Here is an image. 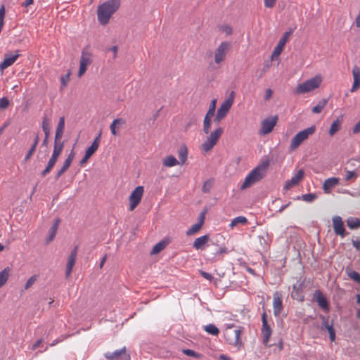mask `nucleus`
Instances as JSON below:
<instances>
[{
    "label": "nucleus",
    "instance_id": "16",
    "mask_svg": "<svg viewBox=\"0 0 360 360\" xmlns=\"http://www.w3.org/2000/svg\"><path fill=\"white\" fill-rule=\"evenodd\" d=\"M334 232L342 238L345 236L344 222L340 216H335L332 219Z\"/></svg>",
    "mask_w": 360,
    "mask_h": 360
},
{
    "label": "nucleus",
    "instance_id": "43",
    "mask_svg": "<svg viewBox=\"0 0 360 360\" xmlns=\"http://www.w3.org/2000/svg\"><path fill=\"white\" fill-rule=\"evenodd\" d=\"M326 328L328 333H329V338H330V341H334L335 339V330L333 327V325L332 324H326V327L324 328Z\"/></svg>",
    "mask_w": 360,
    "mask_h": 360
},
{
    "label": "nucleus",
    "instance_id": "55",
    "mask_svg": "<svg viewBox=\"0 0 360 360\" xmlns=\"http://www.w3.org/2000/svg\"><path fill=\"white\" fill-rule=\"evenodd\" d=\"M354 177H356V174L353 171H349L347 172V176H346V180L348 181L349 179H351L352 178H354Z\"/></svg>",
    "mask_w": 360,
    "mask_h": 360
},
{
    "label": "nucleus",
    "instance_id": "6",
    "mask_svg": "<svg viewBox=\"0 0 360 360\" xmlns=\"http://www.w3.org/2000/svg\"><path fill=\"white\" fill-rule=\"evenodd\" d=\"M316 127L312 125L304 130L299 131L291 140L289 149L290 151L295 150L304 141L313 135L316 131Z\"/></svg>",
    "mask_w": 360,
    "mask_h": 360
},
{
    "label": "nucleus",
    "instance_id": "20",
    "mask_svg": "<svg viewBox=\"0 0 360 360\" xmlns=\"http://www.w3.org/2000/svg\"><path fill=\"white\" fill-rule=\"evenodd\" d=\"M65 129V117H60L59 119V122L56 130L55 137H54V143H64L62 141V137L63 136Z\"/></svg>",
    "mask_w": 360,
    "mask_h": 360
},
{
    "label": "nucleus",
    "instance_id": "51",
    "mask_svg": "<svg viewBox=\"0 0 360 360\" xmlns=\"http://www.w3.org/2000/svg\"><path fill=\"white\" fill-rule=\"evenodd\" d=\"M35 150H36V148H34V146H32V147L30 148V149L29 150V151L27 152V155L25 157V162L28 161L30 159L32 155L34 154Z\"/></svg>",
    "mask_w": 360,
    "mask_h": 360
},
{
    "label": "nucleus",
    "instance_id": "44",
    "mask_svg": "<svg viewBox=\"0 0 360 360\" xmlns=\"http://www.w3.org/2000/svg\"><path fill=\"white\" fill-rule=\"evenodd\" d=\"M183 353L188 356H192L196 359H200L202 357V354L189 349H184Z\"/></svg>",
    "mask_w": 360,
    "mask_h": 360
},
{
    "label": "nucleus",
    "instance_id": "9",
    "mask_svg": "<svg viewBox=\"0 0 360 360\" xmlns=\"http://www.w3.org/2000/svg\"><path fill=\"white\" fill-rule=\"evenodd\" d=\"M230 49V44L227 41L221 42L214 51V62L217 65L221 64L226 60V54Z\"/></svg>",
    "mask_w": 360,
    "mask_h": 360
},
{
    "label": "nucleus",
    "instance_id": "28",
    "mask_svg": "<svg viewBox=\"0 0 360 360\" xmlns=\"http://www.w3.org/2000/svg\"><path fill=\"white\" fill-rule=\"evenodd\" d=\"M42 129H43V131L44 132V136H45V138L43 141L42 145L46 146L47 143H48V138L50 134V124H49V120L47 118H44V120L42 121Z\"/></svg>",
    "mask_w": 360,
    "mask_h": 360
},
{
    "label": "nucleus",
    "instance_id": "45",
    "mask_svg": "<svg viewBox=\"0 0 360 360\" xmlns=\"http://www.w3.org/2000/svg\"><path fill=\"white\" fill-rule=\"evenodd\" d=\"M219 30L220 32L225 33L227 36L231 35L233 32L231 27L229 25H222L219 27Z\"/></svg>",
    "mask_w": 360,
    "mask_h": 360
},
{
    "label": "nucleus",
    "instance_id": "26",
    "mask_svg": "<svg viewBox=\"0 0 360 360\" xmlns=\"http://www.w3.org/2000/svg\"><path fill=\"white\" fill-rule=\"evenodd\" d=\"M125 124V120L122 118L114 120L110 125V129L113 136L117 135L118 132L117 129L120 128Z\"/></svg>",
    "mask_w": 360,
    "mask_h": 360
},
{
    "label": "nucleus",
    "instance_id": "50",
    "mask_svg": "<svg viewBox=\"0 0 360 360\" xmlns=\"http://www.w3.org/2000/svg\"><path fill=\"white\" fill-rule=\"evenodd\" d=\"M9 105V101L7 98L4 97L0 99V109L4 110Z\"/></svg>",
    "mask_w": 360,
    "mask_h": 360
},
{
    "label": "nucleus",
    "instance_id": "24",
    "mask_svg": "<svg viewBox=\"0 0 360 360\" xmlns=\"http://www.w3.org/2000/svg\"><path fill=\"white\" fill-rule=\"evenodd\" d=\"M210 240V236L208 235H204L200 237L195 238L193 242V247L195 250H202L205 247L206 244Z\"/></svg>",
    "mask_w": 360,
    "mask_h": 360
},
{
    "label": "nucleus",
    "instance_id": "48",
    "mask_svg": "<svg viewBox=\"0 0 360 360\" xmlns=\"http://www.w3.org/2000/svg\"><path fill=\"white\" fill-rule=\"evenodd\" d=\"M316 198V195L314 193H309V194H304L302 195V199L304 201L306 202H312L315 198Z\"/></svg>",
    "mask_w": 360,
    "mask_h": 360
},
{
    "label": "nucleus",
    "instance_id": "27",
    "mask_svg": "<svg viewBox=\"0 0 360 360\" xmlns=\"http://www.w3.org/2000/svg\"><path fill=\"white\" fill-rule=\"evenodd\" d=\"M11 273V269L8 266L4 268L0 272V288L3 287L8 280Z\"/></svg>",
    "mask_w": 360,
    "mask_h": 360
},
{
    "label": "nucleus",
    "instance_id": "29",
    "mask_svg": "<svg viewBox=\"0 0 360 360\" xmlns=\"http://www.w3.org/2000/svg\"><path fill=\"white\" fill-rule=\"evenodd\" d=\"M162 165L166 167H172L179 165V162L176 160V158L173 155H169L165 157L162 160Z\"/></svg>",
    "mask_w": 360,
    "mask_h": 360
},
{
    "label": "nucleus",
    "instance_id": "15",
    "mask_svg": "<svg viewBox=\"0 0 360 360\" xmlns=\"http://www.w3.org/2000/svg\"><path fill=\"white\" fill-rule=\"evenodd\" d=\"M304 172L303 169H300L290 179L286 181L283 188L289 190L292 187L297 186L304 178Z\"/></svg>",
    "mask_w": 360,
    "mask_h": 360
},
{
    "label": "nucleus",
    "instance_id": "38",
    "mask_svg": "<svg viewBox=\"0 0 360 360\" xmlns=\"http://www.w3.org/2000/svg\"><path fill=\"white\" fill-rule=\"evenodd\" d=\"M178 155L180 159L179 164L183 165L187 160L188 151L186 148H181L178 151Z\"/></svg>",
    "mask_w": 360,
    "mask_h": 360
},
{
    "label": "nucleus",
    "instance_id": "25",
    "mask_svg": "<svg viewBox=\"0 0 360 360\" xmlns=\"http://www.w3.org/2000/svg\"><path fill=\"white\" fill-rule=\"evenodd\" d=\"M123 355L126 356L125 347L113 352H106L104 354L105 357L109 360H119V359Z\"/></svg>",
    "mask_w": 360,
    "mask_h": 360
},
{
    "label": "nucleus",
    "instance_id": "63",
    "mask_svg": "<svg viewBox=\"0 0 360 360\" xmlns=\"http://www.w3.org/2000/svg\"><path fill=\"white\" fill-rule=\"evenodd\" d=\"M32 3H33V0H25V1L22 4V6L27 7V6L31 5Z\"/></svg>",
    "mask_w": 360,
    "mask_h": 360
},
{
    "label": "nucleus",
    "instance_id": "59",
    "mask_svg": "<svg viewBox=\"0 0 360 360\" xmlns=\"http://www.w3.org/2000/svg\"><path fill=\"white\" fill-rule=\"evenodd\" d=\"M75 151L73 150H72L70 151V153H69V155H68L66 159L70 160V162H72V160L75 158Z\"/></svg>",
    "mask_w": 360,
    "mask_h": 360
},
{
    "label": "nucleus",
    "instance_id": "37",
    "mask_svg": "<svg viewBox=\"0 0 360 360\" xmlns=\"http://www.w3.org/2000/svg\"><path fill=\"white\" fill-rule=\"evenodd\" d=\"M326 103H327L326 99H323L322 101H319V103L312 108V110H311L312 112H314L315 114L320 113L323 110V109L325 108Z\"/></svg>",
    "mask_w": 360,
    "mask_h": 360
},
{
    "label": "nucleus",
    "instance_id": "21",
    "mask_svg": "<svg viewBox=\"0 0 360 360\" xmlns=\"http://www.w3.org/2000/svg\"><path fill=\"white\" fill-rule=\"evenodd\" d=\"M314 297L321 308H322L326 312L329 311L328 300L320 290H316L315 292Z\"/></svg>",
    "mask_w": 360,
    "mask_h": 360
},
{
    "label": "nucleus",
    "instance_id": "5",
    "mask_svg": "<svg viewBox=\"0 0 360 360\" xmlns=\"http://www.w3.org/2000/svg\"><path fill=\"white\" fill-rule=\"evenodd\" d=\"M322 82L323 77L321 75H316L304 82L299 84L295 89V93L297 94H304L311 92L319 89Z\"/></svg>",
    "mask_w": 360,
    "mask_h": 360
},
{
    "label": "nucleus",
    "instance_id": "7",
    "mask_svg": "<svg viewBox=\"0 0 360 360\" xmlns=\"http://www.w3.org/2000/svg\"><path fill=\"white\" fill-rule=\"evenodd\" d=\"M234 96L235 93L231 91L229 97L221 104L214 118V122L219 123L226 117L234 102Z\"/></svg>",
    "mask_w": 360,
    "mask_h": 360
},
{
    "label": "nucleus",
    "instance_id": "22",
    "mask_svg": "<svg viewBox=\"0 0 360 360\" xmlns=\"http://www.w3.org/2000/svg\"><path fill=\"white\" fill-rule=\"evenodd\" d=\"M352 76L354 79L353 84L351 88V92H355L360 89V68L354 66L352 69Z\"/></svg>",
    "mask_w": 360,
    "mask_h": 360
},
{
    "label": "nucleus",
    "instance_id": "10",
    "mask_svg": "<svg viewBox=\"0 0 360 360\" xmlns=\"http://www.w3.org/2000/svg\"><path fill=\"white\" fill-rule=\"evenodd\" d=\"M144 192L143 186H139L131 192L129 198V210L133 211L140 203Z\"/></svg>",
    "mask_w": 360,
    "mask_h": 360
},
{
    "label": "nucleus",
    "instance_id": "54",
    "mask_svg": "<svg viewBox=\"0 0 360 360\" xmlns=\"http://www.w3.org/2000/svg\"><path fill=\"white\" fill-rule=\"evenodd\" d=\"M292 297L293 298H299V289L297 288L295 285H293Z\"/></svg>",
    "mask_w": 360,
    "mask_h": 360
},
{
    "label": "nucleus",
    "instance_id": "60",
    "mask_svg": "<svg viewBox=\"0 0 360 360\" xmlns=\"http://www.w3.org/2000/svg\"><path fill=\"white\" fill-rule=\"evenodd\" d=\"M41 342H42V340H41V339H40V340H37V342H36L32 345V350H35V349H37L40 346V345L41 344Z\"/></svg>",
    "mask_w": 360,
    "mask_h": 360
},
{
    "label": "nucleus",
    "instance_id": "61",
    "mask_svg": "<svg viewBox=\"0 0 360 360\" xmlns=\"http://www.w3.org/2000/svg\"><path fill=\"white\" fill-rule=\"evenodd\" d=\"M321 319L322 320L323 328H325L326 324H329L328 319L327 317H326L324 316H321Z\"/></svg>",
    "mask_w": 360,
    "mask_h": 360
},
{
    "label": "nucleus",
    "instance_id": "32",
    "mask_svg": "<svg viewBox=\"0 0 360 360\" xmlns=\"http://www.w3.org/2000/svg\"><path fill=\"white\" fill-rule=\"evenodd\" d=\"M248 222L247 218L243 216H239L234 218L230 223L229 226L231 229H233L238 224H246Z\"/></svg>",
    "mask_w": 360,
    "mask_h": 360
},
{
    "label": "nucleus",
    "instance_id": "8",
    "mask_svg": "<svg viewBox=\"0 0 360 360\" xmlns=\"http://www.w3.org/2000/svg\"><path fill=\"white\" fill-rule=\"evenodd\" d=\"M64 148V143H54L52 155L48 161L46 168L42 171L41 176L47 175L55 166L59 156L61 155Z\"/></svg>",
    "mask_w": 360,
    "mask_h": 360
},
{
    "label": "nucleus",
    "instance_id": "35",
    "mask_svg": "<svg viewBox=\"0 0 360 360\" xmlns=\"http://www.w3.org/2000/svg\"><path fill=\"white\" fill-rule=\"evenodd\" d=\"M347 226L351 229H354L360 227V219L350 217L347 220Z\"/></svg>",
    "mask_w": 360,
    "mask_h": 360
},
{
    "label": "nucleus",
    "instance_id": "1",
    "mask_svg": "<svg viewBox=\"0 0 360 360\" xmlns=\"http://www.w3.org/2000/svg\"><path fill=\"white\" fill-rule=\"evenodd\" d=\"M216 106L217 99L214 98L211 101L209 109L203 120L202 130L207 136L202 143L201 148L206 153L210 152L217 145L224 133V129L221 127L211 131L212 120L216 111Z\"/></svg>",
    "mask_w": 360,
    "mask_h": 360
},
{
    "label": "nucleus",
    "instance_id": "62",
    "mask_svg": "<svg viewBox=\"0 0 360 360\" xmlns=\"http://www.w3.org/2000/svg\"><path fill=\"white\" fill-rule=\"evenodd\" d=\"M228 252V249L226 247L220 248L219 250L217 252V254H225Z\"/></svg>",
    "mask_w": 360,
    "mask_h": 360
},
{
    "label": "nucleus",
    "instance_id": "30",
    "mask_svg": "<svg viewBox=\"0 0 360 360\" xmlns=\"http://www.w3.org/2000/svg\"><path fill=\"white\" fill-rule=\"evenodd\" d=\"M342 125V120L339 118L336 119L331 124L330 129H329V135L330 136H333L336 132H338Z\"/></svg>",
    "mask_w": 360,
    "mask_h": 360
},
{
    "label": "nucleus",
    "instance_id": "36",
    "mask_svg": "<svg viewBox=\"0 0 360 360\" xmlns=\"http://www.w3.org/2000/svg\"><path fill=\"white\" fill-rule=\"evenodd\" d=\"M167 245V242L162 240L157 243L153 248L151 253L158 254L165 248Z\"/></svg>",
    "mask_w": 360,
    "mask_h": 360
},
{
    "label": "nucleus",
    "instance_id": "56",
    "mask_svg": "<svg viewBox=\"0 0 360 360\" xmlns=\"http://www.w3.org/2000/svg\"><path fill=\"white\" fill-rule=\"evenodd\" d=\"M352 245L357 250H360V239L353 240Z\"/></svg>",
    "mask_w": 360,
    "mask_h": 360
},
{
    "label": "nucleus",
    "instance_id": "58",
    "mask_svg": "<svg viewBox=\"0 0 360 360\" xmlns=\"http://www.w3.org/2000/svg\"><path fill=\"white\" fill-rule=\"evenodd\" d=\"M90 158H91L90 156H89L87 154L85 153L84 156L80 161V165H84V164H86Z\"/></svg>",
    "mask_w": 360,
    "mask_h": 360
},
{
    "label": "nucleus",
    "instance_id": "42",
    "mask_svg": "<svg viewBox=\"0 0 360 360\" xmlns=\"http://www.w3.org/2000/svg\"><path fill=\"white\" fill-rule=\"evenodd\" d=\"M212 185L213 181L211 179L205 181L202 187V191L205 193H209L212 187Z\"/></svg>",
    "mask_w": 360,
    "mask_h": 360
},
{
    "label": "nucleus",
    "instance_id": "41",
    "mask_svg": "<svg viewBox=\"0 0 360 360\" xmlns=\"http://www.w3.org/2000/svg\"><path fill=\"white\" fill-rule=\"evenodd\" d=\"M347 275L351 279L360 283V274L353 270H349L347 271Z\"/></svg>",
    "mask_w": 360,
    "mask_h": 360
},
{
    "label": "nucleus",
    "instance_id": "39",
    "mask_svg": "<svg viewBox=\"0 0 360 360\" xmlns=\"http://www.w3.org/2000/svg\"><path fill=\"white\" fill-rule=\"evenodd\" d=\"M205 330L212 335H217L219 333V328L214 324H209L205 326Z\"/></svg>",
    "mask_w": 360,
    "mask_h": 360
},
{
    "label": "nucleus",
    "instance_id": "47",
    "mask_svg": "<svg viewBox=\"0 0 360 360\" xmlns=\"http://www.w3.org/2000/svg\"><path fill=\"white\" fill-rule=\"evenodd\" d=\"M70 72L68 71L65 75L61 77L60 82H61L62 88H64L67 86V84L70 80Z\"/></svg>",
    "mask_w": 360,
    "mask_h": 360
},
{
    "label": "nucleus",
    "instance_id": "2",
    "mask_svg": "<svg viewBox=\"0 0 360 360\" xmlns=\"http://www.w3.org/2000/svg\"><path fill=\"white\" fill-rule=\"evenodd\" d=\"M120 6V0H108L98 6L97 18L101 25H106Z\"/></svg>",
    "mask_w": 360,
    "mask_h": 360
},
{
    "label": "nucleus",
    "instance_id": "57",
    "mask_svg": "<svg viewBox=\"0 0 360 360\" xmlns=\"http://www.w3.org/2000/svg\"><path fill=\"white\" fill-rule=\"evenodd\" d=\"M108 50L111 51L113 53V58H115L117 57V51H118L117 46H113L112 47H111Z\"/></svg>",
    "mask_w": 360,
    "mask_h": 360
},
{
    "label": "nucleus",
    "instance_id": "18",
    "mask_svg": "<svg viewBox=\"0 0 360 360\" xmlns=\"http://www.w3.org/2000/svg\"><path fill=\"white\" fill-rule=\"evenodd\" d=\"M77 254V247H75V248L71 252L70 255L68 256V262L66 264V271L65 276L66 278H69L71 275L72 268L76 262V257Z\"/></svg>",
    "mask_w": 360,
    "mask_h": 360
},
{
    "label": "nucleus",
    "instance_id": "52",
    "mask_svg": "<svg viewBox=\"0 0 360 360\" xmlns=\"http://www.w3.org/2000/svg\"><path fill=\"white\" fill-rule=\"evenodd\" d=\"M273 93H274V91L272 89H267L265 91L264 97V100L269 101L272 97Z\"/></svg>",
    "mask_w": 360,
    "mask_h": 360
},
{
    "label": "nucleus",
    "instance_id": "4",
    "mask_svg": "<svg viewBox=\"0 0 360 360\" xmlns=\"http://www.w3.org/2000/svg\"><path fill=\"white\" fill-rule=\"evenodd\" d=\"M243 331V327L235 328L233 324H226L224 331V338L229 345L240 349L243 346V343L240 338Z\"/></svg>",
    "mask_w": 360,
    "mask_h": 360
},
{
    "label": "nucleus",
    "instance_id": "33",
    "mask_svg": "<svg viewBox=\"0 0 360 360\" xmlns=\"http://www.w3.org/2000/svg\"><path fill=\"white\" fill-rule=\"evenodd\" d=\"M72 162L70 160L65 159L63 162V164L61 167V168L57 172L56 175V179H58L59 177H60L70 167Z\"/></svg>",
    "mask_w": 360,
    "mask_h": 360
},
{
    "label": "nucleus",
    "instance_id": "23",
    "mask_svg": "<svg viewBox=\"0 0 360 360\" xmlns=\"http://www.w3.org/2000/svg\"><path fill=\"white\" fill-rule=\"evenodd\" d=\"M340 179L337 177H330L325 180L323 189L325 193H329L330 191L339 184Z\"/></svg>",
    "mask_w": 360,
    "mask_h": 360
},
{
    "label": "nucleus",
    "instance_id": "31",
    "mask_svg": "<svg viewBox=\"0 0 360 360\" xmlns=\"http://www.w3.org/2000/svg\"><path fill=\"white\" fill-rule=\"evenodd\" d=\"M59 222H60V220L59 219H56L55 223L51 227L50 231H49V237H48V238L46 240V243H49V242L52 241L54 239V238H55V236L56 235V232H57V230H58Z\"/></svg>",
    "mask_w": 360,
    "mask_h": 360
},
{
    "label": "nucleus",
    "instance_id": "46",
    "mask_svg": "<svg viewBox=\"0 0 360 360\" xmlns=\"http://www.w3.org/2000/svg\"><path fill=\"white\" fill-rule=\"evenodd\" d=\"M37 281V276H31L26 282L24 288L25 290H28L30 288L32 287V285L36 282Z\"/></svg>",
    "mask_w": 360,
    "mask_h": 360
},
{
    "label": "nucleus",
    "instance_id": "3",
    "mask_svg": "<svg viewBox=\"0 0 360 360\" xmlns=\"http://www.w3.org/2000/svg\"><path fill=\"white\" fill-rule=\"evenodd\" d=\"M268 167L269 162L265 161L254 168L245 178L240 186V189L245 190L262 179L266 173Z\"/></svg>",
    "mask_w": 360,
    "mask_h": 360
},
{
    "label": "nucleus",
    "instance_id": "34",
    "mask_svg": "<svg viewBox=\"0 0 360 360\" xmlns=\"http://www.w3.org/2000/svg\"><path fill=\"white\" fill-rule=\"evenodd\" d=\"M202 226V221H199L197 224H193L190 229H188L186 231L187 236H193L198 233Z\"/></svg>",
    "mask_w": 360,
    "mask_h": 360
},
{
    "label": "nucleus",
    "instance_id": "14",
    "mask_svg": "<svg viewBox=\"0 0 360 360\" xmlns=\"http://www.w3.org/2000/svg\"><path fill=\"white\" fill-rule=\"evenodd\" d=\"M290 35V32H286L284 33L283 36L279 40L278 44L275 47V49L271 54V58L272 60L277 58L281 55L286 42L288 40Z\"/></svg>",
    "mask_w": 360,
    "mask_h": 360
},
{
    "label": "nucleus",
    "instance_id": "11",
    "mask_svg": "<svg viewBox=\"0 0 360 360\" xmlns=\"http://www.w3.org/2000/svg\"><path fill=\"white\" fill-rule=\"evenodd\" d=\"M92 63V54L87 49L82 52L78 77H81L86 71L87 67Z\"/></svg>",
    "mask_w": 360,
    "mask_h": 360
},
{
    "label": "nucleus",
    "instance_id": "40",
    "mask_svg": "<svg viewBox=\"0 0 360 360\" xmlns=\"http://www.w3.org/2000/svg\"><path fill=\"white\" fill-rule=\"evenodd\" d=\"M98 147L99 146L97 145V141L93 142L91 145L86 149L85 153L91 157L98 150Z\"/></svg>",
    "mask_w": 360,
    "mask_h": 360
},
{
    "label": "nucleus",
    "instance_id": "64",
    "mask_svg": "<svg viewBox=\"0 0 360 360\" xmlns=\"http://www.w3.org/2000/svg\"><path fill=\"white\" fill-rule=\"evenodd\" d=\"M219 359L220 360H231L229 356L224 355V354H221L219 356Z\"/></svg>",
    "mask_w": 360,
    "mask_h": 360
},
{
    "label": "nucleus",
    "instance_id": "12",
    "mask_svg": "<svg viewBox=\"0 0 360 360\" xmlns=\"http://www.w3.org/2000/svg\"><path fill=\"white\" fill-rule=\"evenodd\" d=\"M262 335L263 337V342L266 346H269L268 343L272 333V330L270 325L268 323L267 314L265 311L262 314Z\"/></svg>",
    "mask_w": 360,
    "mask_h": 360
},
{
    "label": "nucleus",
    "instance_id": "17",
    "mask_svg": "<svg viewBox=\"0 0 360 360\" xmlns=\"http://www.w3.org/2000/svg\"><path fill=\"white\" fill-rule=\"evenodd\" d=\"M274 314L278 316L281 314L283 309L282 295L279 292H276L273 297Z\"/></svg>",
    "mask_w": 360,
    "mask_h": 360
},
{
    "label": "nucleus",
    "instance_id": "49",
    "mask_svg": "<svg viewBox=\"0 0 360 360\" xmlns=\"http://www.w3.org/2000/svg\"><path fill=\"white\" fill-rule=\"evenodd\" d=\"M264 6L266 8H273L276 4L277 0H263Z\"/></svg>",
    "mask_w": 360,
    "mask_h": 360
},
{
    "label": "nucleus",
    "instance_id": "19",
    "mask_svg": "<svg viewBox=\"0 0 360 360\" xmlns=\"http://www.w3.org/2000/svg\"><path fill=\"white\" fill-rule=\"evenodd\" d=\"M20 54L16 51L15 54H5L4 60L0 63V70L3 72L5 69L11 66L18 58Z\"/></svg>",
    "mask_w": 360,
    "mask_h": 360
},
{
    "label": "nucleus",
    "instance_id": "13",
    "mask_svg": "<svg viewBox=\"0 0 360 360\" xmlns=\"http://www.w3.org/2000/svg\"><path fill=\"white\" fill-rule=\"evenodd\" d=\"M278 117L276 116L265 119L262 122L260 134L266 135L272 131L276 124Z\"/></svg>",
    "mask_w": 360,
    "mask_h": 360
},
{
    "label": "nucleus",
    "instance_id": "53",
    "mask_svg": "<svg viewBox=\"0 0 360 360\" xmlns=\"http://www.w3.org/2000/svg\"><path fill=\"white\" fill-rule=\"evenodd\" d=\"M200 274H201V276H202L203 278H205V279H207V280H208V281H211V280H212V278H213V276H212V274H209V273H207V272H205V271H200Z\"/></svg>",
    "mask_w": 360,
    "mask_h": 360
}]
</instances>
